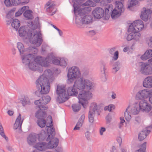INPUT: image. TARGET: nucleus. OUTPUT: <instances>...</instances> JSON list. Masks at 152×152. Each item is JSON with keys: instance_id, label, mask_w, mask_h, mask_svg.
I'll list each match as a JSON object with an SVG mask.
<instances>
[{"instance_id": "nucleus-20", "label": "nucleus", "mask_w": 152, "mask_h": 152, "mask_svg": "<svg viewBox=\"0 0 152 152\" xmlns=\"http://www.w3.org/2000/svg\"><path fill=\"white\" fill-rule=\"evenodd\" d=\"M100 69L102 75L101 80L102 81L105 82L107 79L106 73L107 70V66L104 61L100 62Z\"/></svg>"}, {"instance_id": "nucleus-18", "label": "nucleus", "mask_w": 152, "mask_h": 152, "mask_svg": "<svg viewBox=\"0 0 152 152\" xmlns=\"http://www.w3.org/2000/svg\"><path fill=\"white\" fill-rule=\"evenodd\" d=\"M138 105L140 111L148 113L151 109V106L145 99L141 100Z\"/></svg>"}, {"instance_id": "nucleus-64", "label": "nucleus", "mask_w": 152, "mask_h": 152, "mask_svg": "<svg viewBox=\"0 0 152 152\" xmlns=\"http://www.w3.org/2000/svg\"><path fill=\"white\" fill-rule=\"evenodd\" d=\"M116 152V148L114 146H113L112 148V152Z\"/></svg>"}, {"instance_id": "nucleus-42", "label": "nucleus", "mask_w": 152, "mask_h": 152, "mask_svg": "<svg viewBox=\"0 0 152 152\" xmlns=\"http://www.w3.org/2000/svg\"><path fill=\"white\" fill-rule=\"evenodd\" d=\"M129 107V106H128L126 108L125 111L124 112V115L126 120L129 121L131 118V116L129 114L130 113L127 111V110Z\"/></svg>"}, {"instance_id": "nucleus-16", "label": "nucleus", "mask_w": 152, "mask_h": 152, "mask_svg": "<svg viewBox=\"0 0 152 152\" xmlns=\"http://www.w3.org/2000/svg\"><path fill=\"white\" fill-rule=\"evenodd\" d=\"M56 92L58 95V100L59 103H63L68 100L64 88H62L61 87L58 86H57Z\"/></svg>"}, {"instance_id": "nucleus-8", "label": "nucleus", "mask_w": 152, "mask_h": 152, "mask_svg": "<svg viewBox=\"0 0 152 152\" xmlns=\"http://www.w3.org/2000/svg\"><path fill=\"white\" fill-rule=\"evenodd\" d=\"M91 97L92 94L89 91H82L80 92L78 95L79 102L85 108L86 105L84 103H86L87 99H90Z\"/></svg>"}, {"instance_id": "nucleus-19", "label": "nucleus", "mask_w": 152, "mask_h": 152, "mask_svg": "<svg viewBox=\"0 0 152 152\" xmlns=\"http://www.w3.org/2000/svg\"><path fill=\"white\" fill-rule=\"evenodd\" d=\"M151 13V10L143 7L141 11L140 17L142 20L146 21L150 18Z\"/></svg>"}, {"instance_id": "nucleus-50", "label": "nucleus", "mask_w": 152, "mask_h": 152, "mask_svg": "<svg viewBox=\"0 0 152 152\" xmlns=\"http://www.w3.org/2000/svg\"><path fill=\"white\" fill-rule=\"evenodd\" d=\"M113 61L117 60L119 57V52L118 50H116L114 54H113Z\"/></svg>"}, {"instance_id": "nucleus-10", "label": "nucleus", "mask_w": 152, "mask_h": 152, "mask_svg": "<svg viewBox=\"0 0 152 152\" xmlns=\"http://www.w3.org/2000/svg\"><path fill=\"white\" fill-rule=\"evenodd\" d=\"M152 58L148 60V62L142 63L140 72L142 74L148 75L152 74Z\"/></svg>"}, {"instance_id": "nucleus-41", "label": "nucleus", "mask_w": 152, "mask_h": 152, "mask_svg": "<svg viewBox=\"0 0 152 152\" xmlns=\"http://www.w3.org/2000/svg\"><path fill=\"white\" fill-rule=\"evenodd\" d=\"M38 125L41 128L45 127L46 125V121L45 119L38 120L37 121Z\"/></svg>"}, {"instance_id": "nucleus-27", "label": "nucleus", "mask_w": 152, "mask_h": 152, "mask_svg": "<svg viewBox=\"0 0 152 152\" xmlns=\"http://www.w3.org/2000/svg\"><path fill=\"white\" fill-rule=\"evenodd\" d=\"M21 115L19 114L17 118H16L15 123L14 125L13 129L16 130L18 129L20 130H21V125L23 123V120L21 121Z\"/></svg>"}, {"instance_id": "nucleus-21", "label": "nucleus", "mask_w": 152, "mask_h": 152, "mask_svg": "<svg viewBox=\"0 0 152 152\" xmlns=\"http://www.w3.org/2000/svg\"><path fill=\"white\" fill-rule=\"evenodd\" d=\"M152 128V126L151 125L150 126L146 127L141 131L138 134L139 140L140 141L144 140L150 132L151 130L150 129Z\"/></svg>"}, {"instance_id": "nucleus-55", "label": "nucleus", "mask_w": 152, "mask_h": 152, "mask_svg": "<svg viewBox=\"0 0 152 152\" xmlns=\"http://www.w3.org/2000/svg\"><path fill=\"white\" fill-rule=\"evenodd\" d=\"M120 119L121 120L119 124V128H121V127L123 125V123L125 122V120H124V118L123 117H121L120 118Z\"/></svg>"}, {"instance_id": "nucleus-29", "label": "nucleus", "mask_w": 152, "mask_h": 152, "mask_svg": "<svg viewBox=\"0 0 152 152\" xmlns=\"http://www.w3.org/2000/svg\"><path fill=\"white\" fill-rule=\"evenodd\" d=\"M75 86L73 85L72 86L69 87L68 88L67 93L69 96H77L78 94V91L77 88H76Z\"/></svg>"}, {"instance_id": "nucleus-60", "label": "nucleus", "mask_w": 152, "mask_h": 152, "mask_svg": "<svg viewBox=\"0 0 152 152\" xmlns=\"http://www.w3.org/2000/svg\"><path fill=\"white\" fill-rule=\"evenodd\" d=\"M117 141L118 142L120 145L121 144L122 142V139L120 137H118L117 138Z\"/></svg>"}, {"instance_id": "nucleus-6", "label": "nucleus", "mask_w": 152, "mask_h": 152, "mask_svg": "<svg viewBox=\"0 0 152 152\" xmlns=\"http://www.w3.org/2000/svg\"><path fill=\"white\" fill-rule=\"evenodd\" d=\"M80 75V72L78 67L73 66L70 68L68 70L67 75V83L69 84L73 82L75 79L79 77Z\"/></svg>"}, {"instance_id": "nucleus-3", "label": "nucleus", "mask_w": 152, "mask_h": 152, "mask_svg": "<svg viewBox=\"0 0 152 152\" xmlns=\"http://www.w3.org/2000/svg\"><path fill=\"white\" fill-rule=\"evenodd\" d=\"M50 118L51 119V121H50V123L49 124H47L46 128H47V132L46 133L45 131L41 132L38 135V139L39 141H42L44 140L48 136V137L46 139L47 141H49L52 138H55L53 137L55 135V129L53 128H51L53 126L52 124V118L50 116Z\"/></svg>"}, {"instance_id": "nucleus-2", "label": "nucleus", "mask_w": 152, "mask_h": 152, "mask_svg": "<svg viewBox=\"0 0 152 152\" xmlns=\"http://www.w3.org/2000/svg\"><path fill=\"white\" fill-rule=\"evenodd\" d=\"M52 75L49 69L45 70L44 74L40 76L36 82L38 91L41 94L48 93L50 89V83L48 77Z\"/></svg>"}, {"instance_id": "nucleus-45", "label": "nucleus", "mask_w": 152, "mask_h": 152, "mask_svg": "<svg viewBox=\"0 0 152 152\" xmlns=\"http://www.w3.org/2000/svg\"><path fill=\"white\" fill-rule=\"evenodd\" d=\"M26 7L23 6L21 8L19 9L18 11L15 13L16 16H19L21 15L22 13L26 10Z\"/></svg>"}, {"instance_id": "nucleus-47", "label": "nucleus", "mask_w": 152, "mask_h": 152, "mask_svg": "<svg viewBox=\"0 0 152 152\" xmlns=\"http://www.w3.org/2000/svg\"><path fill=\"white\" fill-rule=\"evenodd\" d=\"M128 31L129 32H137V31L136 28H135V26L134 25L133 23H131V25H130L128 29Z\"/></svg>"}, {"instance_id": "nucleus-46", "label": "nucleus", "mask_w": 152, "mask_h": 152, "mask_svg": "<svg viewBox=\"0 0 152 152\" xmlns=\"http://www.w3.org/2000/svg\"><path fill=\"white\" fill-rule=\"evenodd\" d=\"M138 1L136 0H131L130 1L128 4L127 7L130 8L131 7L135 5L138 4Z\"/></svg>"}, {"instance_id": "nucleus-37", "label": "nucleus", "mask_w": 152, "mask_h": 152, "mask_svg": "<svg viewBox=\"0 0 152 152\" xmlns=\"http://www.w3.org/2000/svg\"><path fill=\"white\" fill-rule=\"evenodd\" d=\"M32 11L31 10H27L23 13V15L25 17L28 19H32L33 18V16L32 14Z\"/></svg>"}, {"instance_id": "nucleus-15", "label": "nucleus", "mask_w": 152, "mask_h": 152, "mask_svg": "<svg viewBox=\"0 0 152 152\" xmlns=\"http://www.w3.org/2000/svg\"><path fill=\"white\" fill-rule=\"evenodd\" d=\"M74 1V12L75 15H80V16H81L82 14L84 13V12H86V11H89L91 10V8L90 7H85L82 9H80L79 4L77 1L75 0Z\"/></svg>"}, {"instance_id": "nucleus-44", "label": "nucleus", "mask_w": 152, "mask_h": 152, "mask_svg": "<svg viewBox=\"0 0 152 152\" xmlns=\"http://www.w3.org/2000/svg\"><path fill=\"white\" fill-rule=\"evenodd\" d=\"M72 107L74 111L77 112L79 111L81 108L80 104H74L72 105Z\"/></svg>"}, {"instance_id": "nucleus-23", "label": "nucleus", "mask_w": 152, "mask_h": 152, "mask_svg": "<svg viewBox=\"0 0 152 152\" xmlns=\"http://www.w3.org/2000/svg\"><path fill=\"white\" fill-rule=\"evenodd\" d=\"M141 36L139 32H131L127 35L126 39L128 41L134 39L137 42L139 40Z\"/></svg>"}, {"instance_id": "nucleus-62", "label": "nucleus", "mask_w": 152, "mask_h": 152, "mask_svg": "<svg viewBox=\"0 0 152 152\" xmlns=\"http://www.w3.org/2000/svg\"><path fill=\"white\" fill-rule=\"evenodd\" d=\"M89 135L90 132L88 131H87L85 133V135L87 139H88L89 137Z\"/></svg>"}, {"instance_id": "nucleus-38", "label": "nucleus", "mask_w": 152, "mask_h": 152, "mask_svg": "<svg viewBox=\"0 0 152 152\" xmlns=\"http://www.w3.org/2000/svg\"><path fill=\"white\" fill-rule=\"evenodd\" d=\"M27 52L30 53L29 54L32 53L36 54L38 52V50L37 48L35 47H30L27 49Z\"/></svg>"}, {"instance_id": "nucleus-17", "label": "nucleus", "mask_w": 152, "mask_h": 152, "mask_svg": "<svg viewBox=\"0 0 152 152\" xmlns=\"http://www.w3.org/2000/svg\"><path fill=\"white\" fill-rule=\"evenodd\" d=\"M45 8L47 12L49 13L51 16L55 14L57 10L54 2L51 1H49L46 3L45 6Z\"/></svg>"}, {"instance_id": "nucleus-56", "label": "nucleus", "mask_w": 152, "mask_h": 152, "mask_svg": "<svg viewBox=\"0 0 152 152\" xmlns=\"http://www.w3.org/2000/svg\"><path fill=\"white\" fill-rule=\"evenodd\" d=\"M87 34L89 36L92 37L95 35L96 32L94 30H90L87 32Z\"/></svg>"}, {"instance_id": "nucleus-40", "label": "nucleus", "mask_w": 152, "mask_h": 152, "mask_svg": "<svg viewBox=\"0 0 152 152\" xmlns=\"http://www.w3.org/2000/svg\"><path fill=\"white\" fill-rule=\"evenodd\" d=\"M49 55H52V56H50V62L52 61V63L56 65H59L60 64V60L56 58H54V56L52 54H50Z\"/></svg>"}, {"instance_id": "nucleus-9", "label": "nucleus", "mask_w": 152, "mask_h": 152, "mask_svg": "<svg viewBox=\"0 0 152 152\" xmlns=\"http://www.w3.org/2000/svg\"><path fill=\"white\" fill-rule=\"evenodd\" d=\"M96 103H93L91 104L88 114V121L90 123L92 124L94 121L95 111L97 112L98 115H100V111Z\"/></svg>"}, {"instance_id": "nucleus-26", "label": "nucleus", "mask_w": 152, "mask_h": 152, "mask_svg": "<svg viewBox=\"0 0 152 152\" xmlns=\"http://www.w3.org/2000/svg\"><path fill=\"white\" fill-rule=\"evenodd\" d=\"M133 24L135 26L137 31L139 32L144 28V24L142 21L140 20H138L134 21Z\"/></svg>"}, {"instance_id": "nucleus-12", "label": "nucleus", "mask_w": 152, "mask_h": 152, "mask_svg": "<svg viewBox=\"0 0 152 152\" xmlns=\"http://www.w3.org/2000/svg\"><path fill=\"white\" fill-rule=\"evenodd\" d=\"M124 9L122 3L118 1L116 4V7L114 9L111 13V17L113 19H115L120 17L121 13L124 11Z\"/></svg>"}, {"instance_id": "nucleus-52", "label": "nucleus", "mask_w": 152, "mask_h": 152, "mask_svg": "<svg viewBox=\"0 0 152 152\" xmlns=\"http://www.w3.org/2000/svg\"><path fill=\"white\" fill-rule=\"evenodd\" d=\"M12 3V5L14 6H17L21 3V0H10Z\"/></svg>"}, {"instance_id": "nucleus-39", "label": "nucleus", "mask_w": 152, "mask_h": 152, "mask_svg": "<svg viewBox=\"0 0 152 152\" xmlns=\"http://www.w3.org/2000/svg\"><path fill=\"white\" fill-rule=\"evenodd\" d=\"M20 102L23 106L26 104H29L31 103L29 99L26 97L22 98L20 99Z\"/></svg>"}, {"instance_id": "nucleus-14", "label": "nucleus", "mask_w": 152, "mask_h": 152, "mask_svg": "<svg viewBox=\"0 0 152 152\" xmlns=\"http://www.w3.org/2000/svg\"><path fill=\"white\" fill-rule=\"evenodd\" d=\"M52 56V55H49L45 58L41 56H37L35 58L34 57V60L38 65L39 64L42 66H48L50 62V56Z\"/></svg>"}, {"instance_id": "nucleus-31", "label": "nucleus", "mask_w": 152, "mask_h": 152, "mask_svg": "<svg viewBox=\"0 0 152 152\" xmlns=\"http://www.w3.org/2000/svg\"><path fill=\"white\" fill-rule=\"evenodd\" d=\"M85 118V115H82L79 118L76 125L74 128L73 129L74 130H80V128L82 126Z\"/></svg>"}, {"instance_id": "nucleus-48", "label": "nucleus", "mask_w": 152, "mask_h": 152, "mask_svg": "<svg viewBox=\"0 0 152 152\" xmlns=\"http://www.w3.org/2000/svg\"><path fill=\"white\" fill-rule=\"evenodd\" d=\"M0 134L4 138L6 141L8 139V138L6 136L4 131L3 127L1 123H0Z\"/></svg>"}, {"instance_id": "nucleus-28", "label": "nucleus", "mask_w": 152, "mask_h": 152, "mask_svg": "<svg viewBox=\"0 0 152 152\" xmlns=\"http://www.w3.org/2000/svg\"><path fill=\"white\" fill-rule=\"evenodd\" d=\"M143 86L147 88H151L152 87V76H148L144 80Z\"/></svg>"}, {"instance_id": "nucleus-49", "label": "nucleus", "mask_w": 152, "mask_h": 152, "mask_svg": "<svg viewBox=\"0 0 152 152\" xmlns=\"http://www.w3.org/2000/svg\"><path fill=\"white\" fill-rule=\"evenodd\" d=\"M146 42L148 46L150 47H152V37H147L146 39Z\"/></svg>"}, {"instance_id": "nucleus-61", "label": "nucleus", "mask_w": 152, "mask_h": 152, "mask_svg": "<svg viewBox=\"0 0 152 152\" xmlns=\"http://www.w3.org/2000/svg\"><path fill=\"white\" fill-rule=\"evenodd\" d=\"M111 97L113 99H115L116 98V94L114 92H112Z\"/></svg>"}, {"instance_id": "nucleus-24", "label": "nucleus", "mask_w": 152, "mask_h": 152, "mask_svg": "<svg viewBox=\"0 0 152 152\" xmlns=\"http://www.w3.org/2000/svg\"><path fill=\"white\" fill-rule=\"evenodd\" d=\"M37 139V135L34 133H31L27 137V141L30 145H34L36 142Z\"/></svg>"}, {"instance_id": "nucleus-53", "label": "nucleus", "mask_w": 152, "mask_h": 152, "mask_svg": "<svg viewBox=\"0 0 152 152\" xmlns=\"http://www.w3.org/2000/svg\"><path fill=\"white\" fill-rule=\"evenodd\" d=\"M93 2L91 0H88L86 2L83 4V5L85 6H89L90 7L93 6Z\"/></svg>"}, {"instance_id": "nucleus-36", "label": "nucleus", "mask_w": 152, "mask_h": 152, "mask_svg": "<svg viewBox=\"0 0 152 152\" xmlns=\"http://www.w3.org/2000/svg\"><path fill=\"white\" fill-rule=\"evenodd\" d=\"M120 68V63L118 61L115 62L113 64L112 69V73L115 74Z\"/></svg>"}, {"instance_id": "nucleus-34", "label": "nucleus", "mask_w": 152, "mask_h": 152, "mask_svg": "<svg viewBox=\"0 0 152 152\" xmlns=\"http://www.w3.org/2000/svg\"><path fill=\"white\" fill-rule=\"evenodd\" d=\"M17 47L20 52L21 57L23 56H26V55H23L24 52L27 51L24 47L23 44L20 42H18L17 44Z\"/></svg>"}, {"instance_id": "nucleus-54", "label": "nucleus", "mask_w": 152, "mask_h": 152, "mask_svg": "<svg viewBox=\"0 0 152 152\" xmlns=\"http://www.w3.org/2000/svg\"><path fill=\"white\" fill-rule=\"evenodd\" d=\"M4 3L6 7H9L12 5V3L11 2L10 0H5Z\"/></svg>"}, {"instance_id": "nucleus-57", "label": "nucleus", "mask_w": 152, "mask_h": 152, "mask_svg": "<svg viewBox=\"0 0 152 152\" xmlns=\"http://www.w3.org/2000/svg\"><path fill=\"white\" fill-rule=\"evenodd\" d=\"M116 48L113 47L110 48L109 50V53L111 55H113L114 53L116 51Z\"/></svg>"}, {"instance_id": "nucleus-63", "label": "nucleus", "mask_w": 152, "mask_h": 152, "mask_svg": "<svg viewBox=\"0 0 152 152\" xmlns=\"http://www.w3.org/2000/svg\"><path fill=\"white\" fill-rule=\"evenodd\" d=\"M7 113L9 115L11 116L13 115L14 112L12 111L9 110L8 111Z\"/></svg>"}, {"instance_id": "nucleus-32", "label": "nucleus", "mask_w": 152, "mask_h": 152, "mask_svg": "<svg viewBox=\"0 0 152 152\" xmlns=\"http://www.w3.org/2000/svg\"><path fill=\"white\" fill-rule=\"evenodd\" d=\"M152 57V50H147L140 58L142 60H146Z\"/></svg>"}, {"instance_id": "nucleus-58", "label": "nucleus", "mask_w": 152, "mask_h": 152, "mask_svg": "<svg viewBox=\"0 0 152 152\" xmlns=\"http://www.w3.org/2000/svg\"><path fill=\"white\" fill-rule=\"evenodd\" d=\"M105 131L106 129L104 127H101L99 130L100 134V135H103V133L105 132Z\"/></svg>"}, {"instance_id": "nucleus-30", "label": "nucleus", "mask_w": 152, "mask_h": 152, "mask_svg": "<svg viewBox=\"0 0 152 152\" xmlns=\"http://www.w3.org/2000/svg\"><path fill=\"white\" fill-rule=\"evenodd\" d=\"M82 23L83 24H88L91 23L93 21V18L90 15L84 16L81 19Z\"/></svg>"}, {"instance_id": "nucleus-13", "label": "nucleus", "mask_w": 152, "mask_h": 152, "mask_svg": "<svg viewBox=\"0 0 152 152\" xmlns=\"http://www.w3.org/2000/svg\"><path fill=\"white\" fill-rule=\"evenodd\" d=\"M51 100L50 97L48 95H45L42 97V100H36L34 102L35 105L38 106L39 108H42V110H47L48 107L47 106H45L44 105L48 103Z\"/></svg>"}, {"instance_id": "nucleus-5", "label": "nucleus", "mask_w": 152, "mask_h": 152, "mask_svg": "<svg viewBox=\"0 0 152 152\" xmlns=\"http://www.w3.org/2000/svg\"><path fill=\"white\" fill-rule=\"evenodd\" d=\"M22 62L25 65L28 64L29 68L33 71H38L40 69L38 65L34 61V55L28 54L22 57ZM42 71V69L41 70Z\"/></svg>"}, {"instance_id": "nucleus-35", "label": "nucleus", "mask_w": 152, "mask_h": 152, "mask_svg": "<svg viewBox=\"0 0 152 152\" xmlns=\"http://www.w3.org/2000/svg\"><path fill=\"white\" fill-rule=\"evenodd\" d=\"M12 20L11 23L12 26L17 31L20 26V22L17 19L12 18Z\"/></svg>"}, {"instance_id": "nucleus-4", "label": "nucleus", "mask_w": 152, "mask_h": 152, "mask_svg": "<svg viewBox=\"0 0 152 152\" xmlns=\"http://www.w3.org/2000/svg\"><path fill=\"white\" fill-rule=\"evenodd\" d=\"M58 139L55 138L51 139L48 143L45 142L37 143L34 147L39 150L43 151L47 148L52 149L56 148L58 145Z\"/></svg>"}, {"instance_id": "nucleus-22", "label": "nucleus", "mask_w": 152, "mask_h": 152, "mask_svg": "<svg viewBox=\"0 0 152 152\" xmlns=\"http://www.w3.org/2000/svg\"><path fill=\"white\" fill-rule=\"evenodd\" d=\"M92 13L95 18L100 19L103 16L104 11L102 8L97 7L93 11Z\"/></svg>"}, {"instance_id": "nucleus-1", "label": "nucleus", "mask_w": 152, "mask_h": 152, "mask_svg": "<svg viewBox=\"0 0 152 152\" xmlns=\"http://www.w3.org/2000/svg\"><path fill=\"white\" fill-rule=\"evenodd\" d=\"M18 31L20 36L29 39L31 43L37 46H40L42 43V40L40 34L36 31H29L27 27L22 26L19 28Z\"/></svg>"}, {"instance_id": "nucleus-33", "label": "nucleus", "mask_w": 152, "mask_h": 152, "mask_svg": "<svg viewBox=\"0 0 152 152\" xmlns=\"http://www.w3.org/2000/svg\"><path fill=\"white\" fill-rule=\"evenodd\" d=\"M140 111V110L138 105V103H135L133 104L130 112L132 114L135 115L138 114Z\"/></svg>"}, {"instance_id": "nucleus-59", "label": "nucleus", "mask_w": 152, "mask_h": 152, "mask_svg": "<svg viewBox=\"0 0 152 152\" xmlns=\"http://www.w3.org/2000/svg\"><path fill=\"white\" fill-rule=\"evenodd\" d=\"M109 111L111 112L113 109H114L115 108V106L113 104H110L109 105Z\"/></svg>"}, {"instance_id": "nucleus-11", "label": "nucleus", "mask_w": 152, "mask_h": 152, "mask_svg": "<svg viewBox=\"0 0 152 152\" xmlns=\"http://www.w3.org/2000/svg\"><path fill=\"white\" fill-rule=\"evenodd\" d=\"M137 97L140 99L149 97V101L152 104V89H144L139 91L137 94Z\"/></svg>"}, {"instance_id": "nucleus-25", "label": "nucleus", "mask_w": 152, "mask_h": 152, "mask_svg": "<svg viewBox=\"0 0 152 152\" xmlns=\"http://www.w3.org/2000/svg\"><path fill=\"white\" fill-rule=\"evenodd\" d=\"M39 109L36 112L35 116L38 120L45 119L47 117V114L45 111V110H42V108H39Z\"/></svg>"}, {"instance_id": "nucleus-51", "label": "nucleus", "mask_w": 152, "mask_h": 152, "mask_svg": "<svg viewBox=\"0 0 152 152\" xmlns=\"http://www.w3.org/2000/svg\"><path fill=\"white\" fill-rule=\"evenodd\" d=\"M59 65L61 66L65 67L66 65V63L64 58L60 59Z\"/></svg>"}, {"instance_id": "nucleus-7", "label": "nucleus", "mask_w": 152, "mask_h": 152, "mask_svg": "<svg viewBox=\"0 0 152 152\" xmlns=\"http://www.w3.org/2000/svg\"><path fill=\"white\" fill-rule=\"evenodd\" d=\"M92 83L89 80H83L82 77L76 80L74 83V85L79 90H83L85 88L90 90L91 89Z\"/></svg>"}, {"instance_id": "nucleus-43", "label": "nucleus", "mask_w": 152, "mask_h": 152, "mask_svg": "<svg viewBox=\"0 0 152 152\" xmlns=\"http://www.w3.org/2000/svg\"><path fill=\"white\" fill-rule=\"evenodd\" d=\"M146 142H144L141 145L140 149L136 151L135 152H144L146 150Z\"/></svg>"}]
</instances>
